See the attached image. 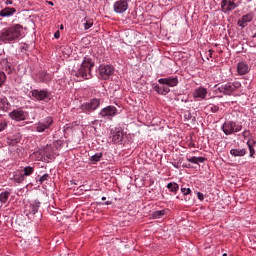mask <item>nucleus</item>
Here are the masks:
<instances>
[{"instance_id": "f257e3e1", "label": "nucleus", "mask_w": 256, "mask_h": 256, "mask_svg": "<svg viewBox=\"0 0 256 256\" xmlns=\"http://www.w3.org/2000/svg\"><path fill=\"white\" fill-rule=\"evenodd\" d=\"M23 37H25V32L21 24H14L0 31V42L5 45L17 43V41H21Z\"/></svg>"}, {"instance_id": "f03ea898", "label": "nucleus", "mask_w": 256, "mask_h": 256, "mask_svg": "<svg viewBox=\"0 0 256 256\" xmlns=\"http://www.w3.org/2000/svg\"><path fill=\"white\" fill-rule=\"evenodd\" d=\"M93 67H95L93 59L90 56H85L79 68L72 70V76L77 77L78 81L93 79Z\"/></svg>"}, {"instance_id": "7ed1b4c3", "label": "nucleus", "mask_w": 256, "mask_h": 256, "mask_svg": "<svg viewBox=\"0 0 256 256\" xmlns=\"http://www.w3.org/2000/svg\"><path fill=\"white\" fill-rule=\"evenodd\" d=\"M237 89H241V82L235 80L233 82H227L225 84H216L214 86V94L216 97H223V95H233Z\"/></svg>"}, {"instance_id": "20e7f679", "label": "nucleus", "mask_w": 256, "mask_h": 256, "mask_svg": "<svg viewBox=\"0 0 256 256\" xmlns=\"http://www.w3.org/2000/svg\"><path fill=\"white\" fill-rule=\"evenodd\" d=\"M101 106V99L99 98H92L88 102H85L80 105V109L82 113H86V115H91L93 111H97Z\"/></svg>"}, {"instance_id": "39448f33", "label": "nucleus", "mask_w": 256, "mask_h": 256, "mask_svg": "<svg viewBox=\"0 0 256 256\" xmlns=\"http://www.w3.org/2000/svg\"><path fill=\"white\" fill-rule=\"evenodd\" d=\"M221 129L225 135H233L235 133H239L243 129V126L241 124H237V122L228 120L225 121Z\"/></svg>"}, {"instance_id": "423d86ee", "label": "nucleus", "mask_w": 256, "mask_h": 256, "mask_svg": "<svg viewBox=\"0 0 256 256\" xmlns=\"http://www.w3.org/2000/svg\"><path fill=\"white\" fill-rule=\"evenodd\" d=\"M30 93L36 101H42L43 103L51 101V92L47 89H32Z\"/></svg>"}, {"instance_id": "0eeeda50", "label": "nucleus", "mask_w": 256, "mask_h": 256, "mask_svg": "<svg viewBox=\"0 0 256 256\" xmlns=\"http://www.w3.org/2000/svg\"><path fill=\"white\" fill-rule=\"evenodd\" d=\"M113 73H115V68L109 64H101L98 69L99 77L103 79V81H107L113 77Z\"/></svg>"}, {"instance_id": "6e6552de", "label": "nucleus", "mask_w": 256, "mask_h": 256, "mask_svg": "<svg viewBox=\"0 0 256 256\" xmlns=\"http://www.w3.org/2000/svg\"><path fill=\"white\" fill-rule=\"evenodd\" d=\"M10 119L12 121H27L29 119V113L27 111L23 110V108H18L9 113Z\"/></svg>"}, {"instance_id": "1a4fd4ad", "label": "nucleus", "mask_w": 256, "mask_h": 256, "mask_svg": "<svg viewBox=\"0 0 256 256\" xmlns=\"http://www.w3.org/2000/svg\"><path fill=\"white\" fill-rule=\"evenodd\" d=\"M51 125H53V117L47 116L46 118H43L36 124V131L37 133H45L47 129L51 128Z\"/></svg>"}, {"instance_id": "9d476101", "label": "nucleus", "mask_w": 256, "mask_h": 256, "mask_svg": "<svg viewBox=\"0 0 256 256\" xmlns=\"http://www.w3.org/2000/svg\"><path fill=\"white\" fill-rule=\"evenodd\" d=\"M41 208V202L39 200L32 201L29 206L25 208L24 213L28 217V219H31V215H36L39 212V209Z\"/></svg>"}, {"instance_id": "9b49d317", "label": "nucleus", "mask_w": 256, "mask_h": 256, "mask_svg": "<svg viewBox=\"0 0 256 256\" xmlns=\"http://www.w3.org/2000/svg\"><path fill=\"white\" fill-rule=\"evenodd\" d=\"M99 115L103 119H113V117L117 115V107L113 105L106 106L105 108L100 110Z\"/></svg>"}, {"instance_id": "f8f14e48", "label": "nucleus", "mask_w": 256, "mask_h": 256, "mask_svg": "<svg viewBox=\"0 0 256 256\" xmlns=\"http://www.w3.org/2000/svg\"><path fill=\"white\" fill-rule=\"evenodd\" d=\"M129 1L131 0H117L113 4V9L118 14H123L129 9Z\"/></svg>"}, {"instance_id": "ddd939ff", "label": "nucleus", "mask_w": 256, "mask_h": 256, "mask_svg": "<svg viewBox=\"0 0 256 256\" xmlns=\"http://www.w3.org/2000/svg\"><path fill=\"white\" fill-rule=\"evenodd\" d=\"M158 83L160 85H167L166 87H177L179 85V77L177 76H169L166 78L158 79Z\"/></svg>"}, {"instance_id": "4468645a", "label": "nucleus", "mask_w": 256, "mask_h": 256, "mask_svg": "<svg viewBox=\"0 0 256 256\" xmlns=\"http://www.w3.org/2000/svg\"><path fill=\"white\" fill-rule=\"evenodd\" d=\"M237 7H239V4L235 3V0L221 1V9L224 13H231V11H235Z\"/></svg>"}, {"instance_id": "2eb2a0df", "label": "nucleus", "mask_w": 256, "mask_h": 256, "mask_svg": "<svg viewBox=\"0 0 256 256\" xmlns=\"http://www.w3.org/2000/svg\"><path fill=\"white\" fill-rule=\"evenodd\" d=\"M111 137H112V142L121 143V141H123V137H125V134L123 133V128L121 127L112 128Z\"/></svg>"}, {"instance_id": "dca6fc26", "label": "nucleus", "mask_w": 256, "mask_h": 256, "mask_svg": "<svg viewBox=\"0 0 256 256\" xmlns=\"http://www.w3.org/2000/svg\"><path fill=\"white\" fill-rule=\"evenodd\" d=\"M254 14L253 12L247 13L246 15H243L238 21L237 25L238 27H241V29H245L253 21Z\"/></svg>"}, {"instance_id": "f3484780", "label": "nucleus", "mask_w": 256, "mask_h": 256, "mask_svg": "<svg viewBox=\"0 0 256 256\" xmlns=\"http://www.w3.org/2000/svg\"><path fill=\"white\" fill-rule=\"evenodd\" d=\"M192 97L194 99H198L199 101H203V99H207V88L203 86L196 88L192 93Z\"/></svg>"}, {"instance_id": "a211bd4d", "label": "nucleus", "mask_w": 256, "mask_h": 256, "mask_svg": "<svg viewBox=\"0 0 256 256\" xmlns=\"http://www.w3.org/2000/svg\"><path fill=\"white\" fill-rule=\"evenodd\" d=\"M0 111L4 113L11 111V103L4 95H0Z\"/></svg>"}, {"instance_id": "6ab92c4d", "label": "nucleus", "mask_w": 256, "mask_h": 256, "mask_svg": "<svg viewBox=\"0 0 256 256\" xmlns=\"http://www.w3.org/2000/svg\"><path fill=\"white\" fill-rule=\"evenodd\" d=\"M0 69L6 71L8 75L13 73V65L11 64V62H9V59L7 58L0 59Z\"/></svg>"}, {"instance_id": "aec40b11", "label": "nucleus", "mask_w": 256, "mask_h": 256, "mask_svg": "<svg viewBox=\"0 0 256 256\" xmlns=\"http://www.w3.org/2000/svg\"><path fill=\"white\" fill-rule=\"evenodd\" d=\"M251 71V68H249V64L246 62H239L237 64V73L238 75H247Z\"/></svg>"}, {"instance_id": "412c9836", "label": "nucleus", "mask_w": 256, "mask_h": 256, "mask_svg": "<svg viewBox=\"0 0 256 256\" xmlns=\"http://www.w3.org/2000/svg\"><path fill=\"white\" fill-rule=\"evenodd\" d=\"M152 89L155 90V92L158 94V95H167L168 93H171V89L167 86H159V84L157 83H153L152 84Z\"/></svg>"}, {"instance_id": "4be33fe9", "label": "nucleus", "mask_w": 256, "mask_h": 256, "mask_svg": "<svg viewBox=\"0 0 256 256\" xmlns=\"http://www.w3.org/2000/svg\"><path fill=\"white\" fill-rule=\"evenodd\" d=\"M17 13V9L13 7H5L0 11V17H13Z\"/></svg>"}, {"instance_id": "5701e85b", "label": "nucleus", "mask_w": 256, "mask_h": 256, "mask_svg": "<svg viewBox=\"0 0 256 256\" xmlns=\"http://www.w3.org/2000/svg\"><path fill=\"white\" fill-rule=\"evenodd\" d=\"M53 79V76L46 71H41L38 73V81L40 83H49Z\"/></svg>"}, {"instance_id": "b1692460", "label": "nucleus", "mask_w": 256, "mask_h": 256, "mask_svg": "<svg viewBox=\"0 0 256 256\" xmlns=\"http://www.w3.org/2000/svg\"><path fill=\"white\" fill-rule=\"evenodd\" d=\"M230 155H232V157H245V155H247V149H245V148H242V149L232 148L230 150Z\"/></svg>"}, {"instance_id": "393cba45", "label": "nucleus", "mask_w": 256, "mask_h": 256, "mask_svg": "<svg viewBox=\"0 0 256 256\" xmlns=\"http://www.w3.org/2000/svg\"><path fill=\"white\" fill-rule=\"evenodd\" d=\"M21 139H22L21 135L19 133H16L7 138V143L8 145H12V146L17 145V143H21Z\"/></svg>"}, {"instance_id": "a878e982", "label": "nucleus", "mask_w": 256, "mask_h": 256, "mask_svg": "<svg viewBox=\"0 0 256 256\" xmlns=\"http://www.w3.org/2000/svg\"><path fill=\"white\" fill-rule=\"evenodd\" d=\"M207 158L203 157V156H192L187 158L188 163H193L194 165H199V163H205Z\"/></svg>"}, {"instance_id": "bb28decb", "label": "nucleus", "mask_w": 256, "mask_h": 256, "mask_svg": "<svg viewBox=\"0 0 256 256\" xmlns=\"http://www.w3.org/2000/svg\"><path fill=\"white\" fill-rule=\"evenodd\" d=\"M9 197H11V192L5 190L3 192L0 193V203H2V205H7V203H9Z\"/></svg>"}, {"instance_id": "cd10ccee", "label": "nucleus", "mask_w": 256, "mask_h": 256, "mask_svg": "<svg viewBox=\"0 0 256 256\" xmlns=\"http://www.w3.org/2000/svg\"><path fill=\"white\" fill-rule=\"evenodd\" d=\"M168 212V209L156 210L152 213V217L153 219H161V217H165V215H167Z\"/></svg>"}, {"instance_id": "c85d7f7f", "label": "nucleus", "mask_w": 256, "mask_h": 256, "mask_svg": "<svg viewBox=\"0 0 256 256\" xmlns=\"http://www.w3.org/2000/svg\"><path fill=\"white\" fill-rule=\"evenodd\" d=\"M255 144H256V141L254 139H249L246 143L250 151V157H253L255 155Z\"/></svg>"}, {"instance_id": "c756f323", "label": "nucleus", "mask_w": 256, "mask_h": 256, "mask_svg": "<svg viewBox=\"0 0 256 256\" xmlns=\"http://www.w3.org/2000/svg\"><path fill=\"white\" fill-rule=\"evenodd\" d=\"M167 189L170 191V193L177 194V191H179V184L176 182H170L167 184Z\"/></svg>"}, {"instance_id": "7c9ffc66", "label": "nucleus", "mask_w": 256, "mask_h": 256, "mask_svg": "<svg viewBox=\"0 0 256 256\" xmlns=\"http://www.w3.org/2000/svg\"><path fill=\"white\" fill-rule=\"evenodd\" d=\"M103 157V153L99 152L90 157V162L92 165H95V163H99L101 161V158Z\"/></svg>"}, {"instance_id": "2f4dec72", "label": "nucleus", "mask_w": 256, "mask_h": 256, "mask_svg": "<svg viewBox=\"0 0 256 256\" xmlns=\"http://www.w3.org/2000/svg\"><path fill=\"white\" fill-rule=\"evenodd\" d=\"M23 171H24L23 173L24 177H29L33 175V173H35V168L31 166H26L24 167Z\"/></svg>"}, {"instance_id": "473e14b6", "label": "nucleus", "mask_w": 256, "mask_h": 256, "mask_svg": "<svg viewBox=\"0 0 256 256\" xmlns=\"http://www.w3.org/2000/svg\"><path fill=\"white\" fill-rule=\"evenodd\" d=\"M8 126H9V121H7V119H1L0 120V133L5 131V129H7Z\"/></svg>"}, {"instance_id": "72a5a7b5", "label": "nucleus", "mask_w": 256, "mask_h": 256, "mask_svg": "<svg viewBox=\"0 0 256 256\" xmlns=\"http://www.w3.org/2000/svg\"><path fill=\"white\" fill-rule=\"evenodd\" d=\"M93 27V21L87 20V18H84V29L87 31L88 29H91Z\"/></svg>"}, {"instance_id": "f704fd0d", "label": "nucleus", "mask_w": 256, "mask_h": 256, "mask_svg": "<svg viewBox=\"0 0 256 256\" xmlns=\"http://www.w3.org/2000/svg\"><path fill=\"white\" fill-rule=\"evenodd\" d=\"M14 181L15 183H23V181H25V175L24 174H20V175H16L14 176Z\"/></svg>"}, {"instance_id": "c9c22d12", "label": "nucleus", "mask_w": 256, "mask_h": 256, "mask_svg": "<svg viewBox=\"0 0 256 256\" xmlns=\"http://www.w3.org/2000/svg\"><path fill=\"white\" fill-rule=\"evenodd\" d=\"M7 81V75L5 72L0 71V87H3V84Z\"/></svg>"}, {"instance_id": "e433bc0d", "label": "nucleus", "mask_w": 256, "mask_h": 256, "mask_svg": "<svg viewBox=\"0 0 256 256\" xmlns=\"http://www.w3.org/2000/svg\"><path fill=\"white\" fill-rule=\"evenodd\" d=\"M207 109H209V111H211V113H217L219 111V107L215 104H209L207 106Z\"/></svg>"}, {"instance_id": "4c0bfd02", "label": "nucleus", "mask_w": 256, "mask_h": 256, "mask_svg": "<svg viewBox=\"0 0 256 256\" xmlns=\"http://www.w3.org/2000/svg\"><path fill=\"white\" fill-rule=\"evenodd\" d=\"M45 181H49V174H47V173L44 174V175H42V176L39 178L38 183H39L40 185H43Z\"/></svg>"}, {"instance_id": "58836bf2", "label": "nucleus", "mask_w": 256, "mask_h": 256, "mask_svg": "<svg viewBox=\"0 0 256 256\" xmlns=\"http://www.w3.org/2000/svg\"><path fill=\"white\" fill-rule=\"evenodd\" d=\"M180 191L183 195H191L192 193L191 188L181 187Z\"/></svg>"}, {"instance_id": "ea45409f", "label": "nucleus", "mask_w": 256, "mask_h": 256, "mask_svg": "<svg viewBox=\"0 0 256 256\" xmlns=\"http://www.w3.org/2000/svg\"><path fill=\"white\" fill-rule=\"evenodd\" d=\"M193 118V115L191 114V112L187 111L184 114V119L185 121H191V119Z\"/></svg>"}, {"instance_id": "a19ab883", "label": "nucleus", "mask_w": 256, "mask_h": 256, "mask_svg": "<svg viewBox=\"0 0 256 256\" xmlns=\"http://www.w3.org/2000/svg\"><path fill=\"white\" fill-rule=\"evenodd\" d=\"M197 198L199 199V201H203L205 199V195H203V193L201 192H197Z\"/></svg>"}, {"instance_id": "79ce46f5", "label": "nucleus", "mask_w": 256, "mask_h": 256, "mask_svg": "<svg viewBox=\"0 0 256 256\" xmlns=\"http://www.w3.org/2000/svg\"><path fill=\"white\" fill-rule=\"evenodd\" d=\"M54 37H55V39H59V37H61V32H59V30H57V31L54 33Z\"/></svg>"}, {"instance_id": "37998d69", "label": "nucleus", "mask_w": 256, "mask_h": 256, "mask_svg": "<svg viewBox=\"0 0 256 256\" xmlns=\"http://www.w3.org/2000/svg\"><path fill=\"white\" fill-rule=\"evenodd\" d=\"M251 133L249 132V130H245L243 133H242V135H243V137H247L248 135H250Z\"/></svg>"}, {"instance_id": "c03bdc74", "label": "nucleus", "mask_w": 256, "mask_h": 256, "mask_svg": "<svg viewBox=\"0 0 256 256\" xmlns=\"http://www.w3.org/2000/svg\"><path fill=\"white\" fill-rule=\"evenodd\" d=\"M113 202L111 201H106L104 203H99L100 205H112Z\"/></svg>"}, {"instance_id": "a18cd8bd", "label": "nucleus", "mask_w": 256, "mask_h": 256, "mask_svg": "<svg viewBox=\"0 0 256 256\" xmlns=\"http://www.w3.org/2000/svg\"><path fill=\"white\" fill-rule=\"evenodd\" d=\"M13 4V0H6L5 1V5H12Z\"/></svg>"}, {"instance_id": "49530a36", "label": "nucleus", "mask_w": 256, "mask_h": 256, "mask_svg": "<svg viewBox=\"0 0 256 256\" xmlns=\"http://www.w3.org/2000/svg\"><path fill=\"white\" fill-rule=\"evenodd\" d=\"M91 125H94V126H95V125H99V120H94V121H92V122H91Z\"/></svg>"}, {"instance_id": "de8ad7c7", "label": "nucleus", "mask_w": 256, "mask_h": 256, "mask_svg": "<svg viewBox=\"0 0 256 256\" xmlns=\"http://www.w3.org/2000/svg\"><path fill=\"white\" fill-rule=\"evenodd\" d=\"M208 57H213V50L208 51Z\"/></svg>"}, {"instance_id": "09e8293b", "label": "nucleus", "mask_w": 256, "mask_h": 256, "mask_svg": "<svg viewBox=\"0 0 256 256\" xmlns=\"http://www.w3.org/2000/svg\"><path fill=\"white\" fill-rule=\"evenodd\" d=\"M183 167H185L186 169H191V164H183Z\"/></svg>"}, {"instance_id": "8fccbe9b", "label": "nucleus", "mask_w": 256, "mask_h": 256, "mask_svg": "<svg viewBox=\"0 0 256 256\" xmlns=\"http://www.w3.org/2000/svg\"><path fill=\"white\" fill-rule=\"evenodd\" d=\"M48 5H51L53 7V5H55V3L48 1Z\"/></svg>"}, {"instance_id": "3c124183", "label": "nucleus", "mask_w": 256, "mask_h": 256, "mask_svg": "<svg viewBox=\"0 0 256 256\" xmlns=\"http://www.w3.org/2000/svg\"><path fill=\"white\" fill-rule=\"evenodd\" d=\"M102 201H107V197L103 196L102 198Z\"/></svg>"}, {"instance_id": "603ef678", "label": "nucleus", "mask_w": 256, "mask_h": 256, "mask_svg": "<svg viewBox=\"0 0 256 256\" xmlns=\"http://www.w3.org/2000/svg\"><path fill=\"white\" fill-rule=\"evenodd\" d=\"M60 29H61V30L65 29V27L63 26V24L60 25Z\"/></svg>"}, {"instance_id": "864d4df0", "label": "nucleus", "mask_w": 256, "mask_h": 256, "mask_svg": "<svg viewBox=\"0 0 256 256\" xmlns=\"http://www.w3.org/2000/svg\"><path fill=\"white\" fill-rule=\"evenodd\" d=\"M222 256H227V253H224Z\"/></svg>"}]
</instances>
